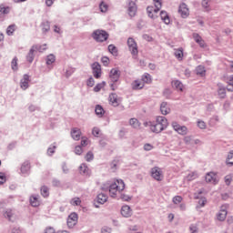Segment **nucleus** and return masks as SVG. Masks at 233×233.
<instances>
[{
	"label": "nucleus",
	"instance_id": "obj_36",
	"mask_svg": "<svg viewBox=\"0 0 233 233\" xmlns=\"http://www.w3.org/2000/svg\"><path fill=\"white\" fill-rule=\"evenodd\" d=\"M16 25L15 24H12L7 26L6 28V35H14V32H15Z\"/></svg>",
	"mask_w": 233,
	"mask_h": 233
},
{
	"label": "nucleus",
	"instance_id": "obj_26",
	"mask_svg": "<svg viewBox=\"0 0 233 233\" xmlns=\"http://www.w3.org/2000/svg\"><path fill=\"white\" fill-rule=\"evenodd\" d=\"M79 170H80V174H82L83 176H90V169H88V167L86 166V164H82L79 167Z\"/></svg>",
	"mask_w": 233,
	"mask_h": 233
},
{
	"label": "nucleus",
	"instance_id": "obj_55",
	"mask_svg": "<svg viewBox=\"0 0 233 233\" xmlns=\"http://www.w3.org/2000/svg\"><path fill=\"white\" fill-rule=\"evenodd\" d=\"M71 205H73L74 207H79V205H81V199L77 198H73L71 200Z\"/></svg>",
	"mask_w": 233,
	"mask_h": 233
},
{
	"label": "nucleus",
	"instance_id": "obj_39",
	"mask_svg": "<svg viewBox=\"0 0 233 233\" xmlns=\"http://www.w3.org/2000/svg\"><path fill=\"white\" fill-rule=\"evenodd\" d=\"M40 192H41L43 198H48V196H50V192L48 191V187L46 186H43L40 188Z\"/></svg>",
	"mask_w": 233,
	"mask_h": 233
},
{
	"label": "nucleus",
	"instance_id": "obj_1",
	"mask_svg": "<svg viewBox=\"0 0 233 233\" xmlns=\"http://www.w3.org/2000/svg\"><path fill=\"white\" fill-rule=\"evenodd\" d=\"M102 190H108L111 198H117V192H123L125 190V182L121 179H117L116 182L104 185Z\"/></svg>",
	"mask_w": 233,
	"mask_h": 233
},
{
	"label": "nucleus",
	"instance_id": "obj_45",
	"mask_svg": "<svg viewBox=\"0 0 233 233\" xmlns=\"http://www.w3.org/2000/svg\"><path fill=\"white\" fill-rule=\"evenodd\" d=\"M86 161L90 163V161H94V153L92 151H88L85 156Z\"/></svg>",
	"mask_w": 233,
	"mask_h": 233
},
{
	"label": "nucleus",
	"instance_id": "obj_24",
	"mask_svg": "<svg viewBox=\"0 0 233 233\" xmlns=\"http://www.w3.org/2000/svg\"><path fill=\"white\" fill-rule=\"evenodd\" d=\"M20 170L22 174H28L30 172V162L25 161L22 164Z\"/></svg>",
	"mask_w": 233,
	"mask_h": 233
},
{
	"label": "nucleus",
	"instance_id": "obj_8",
	"mask_svg": "<svg viewBox=\"0 0 233 233\" xmlns=\"http://www.w3.org/2000/svg\"><path fill=\"white\" fill-rule=\"evenodd\" d=\"M77 225V213L73 212L67 218V227L69 228H74Z\"/></svg>",
	"mask_w": 233,
	"mask_h": 233
},
{
	"label": "nucleus",
	"instance_id": "obj_63",
	"mask_svg": "<svg viewBox=\"0 0 233 233\" xmlns=\"http://www.w3.org/2000/svg\"><path fill=\"white\" fill-rule=\"evenodd\" d=\"M184 142L187 145H192V137H190V136L185 137H184Z\"/></svg>",
	"mask_w": 233,
	"mask_h": 233
},
{
	"label": "nucleus",
	"instance_id": "obj_20",
	"mask_svg": "<svg viewBox=\"0 0 233 233\" xmlns=\"http://www.w3.org/2000/svg\"><path fill=\"white\" fill-rule=\"evenodd\" d=\"M96 201L99 205H105L108 201V197L104 193H99L96 196Z\"/></svg>",
	"mask_w": 233,
	"mask_h": 233
},
{
	"label": "nucleus",
	"instance_id": "obj_17",
	"mask_svg": "<svg viewBox=\"0 0 233 233\" xmlns=\"http://www.w3.org/2000/svg\"><path fill=\"white\" fill-rule=\"evenodd\" d=\"M218 96L220 97V99H225V97H227V88L225 87V86H223V84H218Z\"/></svg>",
	"mask_w": 233,
	"mask_h": 233
},
{
	"label": "nucleus",
	"instance_id": "obj_16",
	"mask_svg": "<svg viewBox=\"0 0 233 233\" xmlns=\"http://www.w3.org/2000/svg\"><path fill=\"white\" fill-rule=\"evenodd\" d=\"M156 123L160 125L164 128L168 127V120L165 116H157Z\"/></svg>",
	"mask_w": 233,
	"mask_h": 233
},
{
	"label": "nucleus",
	"instance_id": "obj_5",
	"mask_svg": "<svg viewBox=\"0 0 233 233\" xmlns=\"http://www.w3.org/2000/svg\"><path fill=\"white\" fill-rule=\"evenodd\" d=\"M127 14L129 17H136V14H137V5H136V2L132 0L127 1Z\"/></svg>",
	"mask_w": 233,
	"mask_h": 233
},
{
	"label": "nucleus",
	"instance_id": "obj_56",
	"mask_svg": "<svg viewBox=\"0 0 233 233\" xmlns=\"http://www.w3.org/2000/svg\"><path fill=\"white\" fill-rule=\"evenodd\" d=\"M198 128H201V130H205V128H207V124L203 120H198Z\"/></svg>",
	"mask_w": 233,
	"mask_h": 233
},
{
	"label": "nucleus",
	"instance_id": "obj_38",
	"mask_svg": "<svg viewBox=\"0 0 233 233\" xmlns=\"http://www.w3.org/2000/svg\"><path fill=\"white\" fill-rule=\"evenodd\" d=\"M129 125L133 127V128H139V127L141 126V124H139V120H137V118H131L129 120Z\"/></svg>",
	"mask_w": 233,
	"mask_h": 233
},
{
	"label": "nucleus",
	"instance_id": "obj_33",
	"mask_svg": "<svg viewBox=\"0 0 233 233\" xmlns=\"http://www.w3.org/2000/svg\"><path fill=\"white\" fill-rule=\"evenodd\" d=\"M226 165H227V167H233V151H230L228 154V157L226 159Z\"/></svg>",
	"mask_w": 233,
	"mask_h": 233
},
{
	"label": "nucleus",
	"instance_id": "obj_4",
	"mask_svg": "<svg viewBox=\"0 0 233 233\" xmlns=\"http://www.w3.org/2000/svg\"><path fill=\"white\" fill-rule=\"evenodd\" d=\"M35 50H38V52H41L42 46H39V45H34V46L30 48L29 52H28V54H27V56H26V61H27L28 63H30V64L34 63V59H35V55H34V52H35Z\"/></svg>",
	"mask_w": 233,
	"mask_h": 233
},
{
	"label": "nucleus",
	"instance_id": "obj_37",
	"mask_svg": "<svg viewBox=\"0 0 233 233\" xmlns=\"http://www.w3.org/2000/svg\"><path fill=\"white\" fill-rule=\"evenodd\" d=\"M217 218L218 221H225V219H227V210L224 209L218 213Z\"/></svg>",
	"mask_w": 233,
	"mask_h": 233
},
{
	"label": "nucleus",
	"instance_id": "obj_40",
	"mask_svg": "<svg viewBox=\"0 0 233 233\" xmlns=\"http://www.w3.org/2000/svg\"><path fill=\"white\" fill-rule=\"evenodd\" d=\"M177 132V134H180V136H187L188 128H187L186 126H180L179 129Z\"/></svg>",
	"mask_w": 233,
	"mask_h": 233
},
{
	"label": "nucleus",
	"instance_id": "obj_62",
	"mask_svg": "<svg viewBox=\"0 0 233 233\" xmlns=\"http://www.w3.org/2000/svg\"><path fill=\"white\" fill-rule=\"evenodd\" d=\"M189 230L191 233H198V226H196V224H191L189 227Z\"/></svg>",
	"mask_w": 233,
	"mask_h": 233
},
{
	"label": "nucleus",
	"instance_id": "obj_19",
	"mask_svg": "<svg viewBox=\"0 0 233 233\" xmlns=\"http://www.w3.org/2000/svg\"><path fill=\"white\" fill-rule=\"evenodd\" d=\"M109 103H111L113 106H119V100L117 99V94L111 93L109 95Z\"/></svg>",
	"mask_w": 233,
	"mask_h": 233
},
{
	"label": "nucleus",
	"instance_id": "obj_3",
	"mask_svg": "<svg viewBox=\"0 0 233 233\" xmlns=\"http://www.w3.org/2000/svg\"><path fill=\"white\" fill-rule=\"evenodd\" d=\"M144 127H149L151 132H153L154 134H161L163 130H167L166 127H164L160 124H157V122H145Z\"/></svg>",
	"mask_w": 233,
	"mask_h": 233
},
{
	"label": "nucleus",
	"instance_id": "obj_42",
	"mask_svg": "<svg viewBox=\"0 0 233 233\" xmlns=\"http://www.w3.org/2000/svg\"><path fill=\"white\" fill-rule=\"evenodd\" d=\"M142 81V83H150V81H152V79L150 78V74L146 73L144 76H142V78L140 79Z\"/></svg>",
	"mask_w": 233,
	"mask_h": 233
},
{
	"label": "nucleus",
	"instance_id": "obj_34",
	"mask_svg": "<svg viewBox=\"0 0 233 233\" xmlns=\"http://www.w3.org/2000/svg\"><path fill=\"white\" fill-rule=\"evenodd\" d=\"M43 34H46V32L50 31V22L46 21L41 24Z\"/></svg>",
	"mask_w": 233,
	"mask_h": 233
},
{
	"label": "nucleus",
	"instance_id": "obj_60",
	"mask_svg": "<svg viewBox=\"0 0 233 233\" xmlns=\"http://www.w3.org/2000/svg\"><path fill=\"white\" fill-rule=\"evenodd\" d=\"M86 85L87 86H90V87L94 86V85H96V81L94 80V77L92 76L89 77L86 81Z\"/></svg>",
	"mask_w": 233,
	"mask_h": 233
},
{
	"label": "nucleus",
	"instance_id": "obj_9",
	"mask_svg": "<svg viewBox=\"0 0 233 233\" xmlns=\"http://www.w3.org/2000/svg\"><path fill=\"white\" fill-rule=\"evenodd\" d=\"M160 10H161V6L159 7L157 5L147 7L148 17H150L151 19H156L157 15L154 14H157V12H159Z\"/></svg>",
	"mask_w": 233,
	"mask_h": 233
},
{
	"label": "nucleus",
	"instance_id": "obj_48",
	"mask_svg": "<svg viewBox=\"0 0 233 233\" xmlns=\"http://www.w3.org/2000/svg\"><path fill=\"white\" fill-rule=\"evenodd\" d=\"M4 216L10 221V219H12V216H14V213L12 212V209H5Z\"/></svg>",
	"mask_w": 233,
	"mask_h": 233
},
{
	"label": "nucleus",
	"instance_id": "obj_25",
	"mask_svg": "<svg viewBox=\"0 0 233 233\" xmlns=\"http://www.w3.org/2000/svg\"><path fill=\"white\" fill-rule=\"evenodd\" d=\"M95 112L98 117H103V116H105V109L103 108V106H101V105L96 106Z\"/></svg>",
	"mask_w": 233,
	"mask_h": 233
},
{
	"label": "nucleus",
	"instance_id": "obj_10",
	"mask_svg": "<svg viewBox=\"0 0 233 233\" xmlns=\"http://www.w3.org/2000/svg\"><path fill=\"white\" fill-rule=\"evenodd\" d=\"M91 66L94 77L99 79V77H101V65L99 62H95Z\"/></svg>",
	"mask_w": 233,
	"mask_h": 233
},
{
	"label": "nucleus",
	"instance_id": "obj_29",
	"mask_svg": "<svg viewBox=\"0 0 233 233\" xmlns=\"http://www.w3.org/2000/svg\"><path fill=\"white\" fill-rule=\"evenodd\" d=\"M99 10L102 14H106V12H108V4L105 1H101L99 3Z\"/></svg>",
	"mask_w": 233,
	"mask_h": 233
},
{
	"label": "nucleus",
	"instance_id": "obj_14",
	"mask_svg": "<svg viewBox=\"0 0 233 233\" xmlns=\"http://www.w3.org/2000/svg\"><path fill=\"white\" fill-rule=\"evenodd\" d=\"M179 14L181 16L185 19L186 17H188V8L187 7V4L183 3L180 5L178 9Z\"/></svg>",
	"mask_w": 233,
	"mask_h": 233
},
{
	"label": "nucleus",
	"instance_id": "obj_35",
	"mask_svg": "<svg viewBox=\"0 0 233 233\" xmlns=\"http://www.w3.org/2000/svg\"><path fill=\"white\" fill-rule=\"evenodd\" d=\"M107 50L109 54H112V56H117V47L113 44L108 46Z\"/></svg>",
	"mask_w": 233,
	"mask_h": 233
},
{
	"label": "nucleus",
	"instance_id": "obj_23",
	"mask_svg": "<svg viewBox=\"0 0 233 233\" xmlns=\"http://www.w3.org/2000/svg\"><path fill=\"white\" fill-rule=\"evenodd\" d=\"M30 205L33 207H39L40 202H39V195H33L30 197Z\"/></svg>",
	"mask_w": 233,
	"mask_h": 233
},
{
	"label": "nucleus",
	"instance_id": "obj_59",
	"mask_svg": "<svg viewBox=\"0 0 233 233\" xmlns=\"http://www.w3.org/2000/svg\"><path fill=\"white\" fill-rule=\"evenodd\" d=\"M6 183V175L5 173H0V185H5Z\"/></svg>",
	"mask_w": 233,
	"mask_h": 233
},
{
	"label": "nucleus",
	"instance_id": "obj_2",
	"mask_svg": "<svg viewBox=\"0 0 233 233\" xmlns=\"http://www.w3.org/2000/svg\"><path fill=\"white\" fill-rule=\"evenodd\" d=\"M91 37L96 43H105V41H108V37H110V35L106 30L96 29L93 31V33L91 34Z\"/></svg>",
	"mask_w": 233,
	"mask_h": 233
},
{
	"label": "nucleus",
	"instance_id": "obj_28",
	"mask_svg": "<svg viewBox=\"0 0 233 233\" xmlns=\"http://www.w3.org/2000/svg\"><path fill=\"white\" fill-rule=\"evenodd\" d=\"M56 148H57V146H56V143L49 146L46 151V154L49 157H52V156L56 154Z\"/></svg>",
	"mask_w": 233,
	"mask_h": 233
},
{
	"label": "nucleus",
	"instance_id": "obj_50",
	"mask_svg": "<svg viewBox=\"0 0 233 233\" xmlns=\"http://www.w3.org/2000/svg\"><path fill=\"white\" fill-rule=\"evenodd\" d=\"M74 72H76V69H74L73 67H68L66 70V77H70L72 76V74H74Z\"/></svg>",
	"mask_w": 233,
	"mask_h": 233
},
{
	"label": "nucleus",
	"instance_id": "obj_53",
	"mask_svg": "<svg viewBox=\"0 0 233 233\" xmlns=\"http://www.w3.org/2000/svg\"><path fill=\"white\" fill-rule=\"evenodd\" d=\"M99 134H101V130L98 127H94L92 130V135L95 137H99Z\"/></svg>",
	"mask_w": 233,
	"mask_h": 233
},
{
	"label": "nucleus",
	"instance_id": "obj_21",
	"mask_svg": "<svg viewBox=\"0 0 233 233\" xmlns=\"http://www.w3.org/2000/svg\"><path fill=\"white\" fill-rule=\"evenodd\" d=\"M160 111L163 116H167L170 114V107H168V103L167 102H162L160 105Z\"/></svg>",
	"mask_w": 233,
	"mask_h": 233
},
{
	"label": "nucleus",
	"instance_id": "obj_51",
	"mask_svg": "<svg viewBox=\"0 0 233 233\" xmlns=\"http://www.w3.org/2000/svg\"><path fill=\"white\" fill-rule=\"evenodd\" d=\"M110 168L113 172H116V170H117V160H113L110 163Z\"/></svg>",
	"mask_w": 233,
	"mask_h": 233
},
{
	"label": "nucleus",
	"instance_id": "obj_43",
	"mask_svg": "<svg viewBox=\"0 0 233 233\" xmlns=\"http://www.w3.org/2000/svg\"><path fill=\"white\" fill-rule=\"evenodd\" d=\"M175 57H177V59H178V61H183V49L176 50Z\"/></svg>",
	"mask_w": 233,
	"mask_h": 233
},
{
	"label": "nucleus",
	"instance_id": "obj_22",
	"mask_svg": "<svg viewBox=\"0 0 233 233\" xmlns=\"http://www.w3.org/2000/svg\"><path fill=\"white\" fill-rule=\"evenodd\" d=\"M160 19L165 23V25H170V16L167 11L160 12Z\"/></svg>",
	"mask_w": 233,
	"mask_h": 233
},
{
	"label": "nucleus",
	"instance_id": "obj_18",
	"mask_svg": "<svg viewBox=\"0 0 233 233\" xmlns=\"http://www.w3.org/2000/svg\"><path fill=\"white\" fill-rule=\"evenodd\" d=\"M131 86L133 90H142V88L145 86V84L143 83V80H135L132 82Z\"/></svg>",
	"mask_w": 233,
	"mask_h": 233
},
{
	"label": "nucleus",
	"instance_id": "obj_52",
	"mask_svg": "<svg viewBox=\"0 0 233 233\" xmlns=\"http://www.w3.org/2000/svg\"><path fill=\"white\" fill-rule=\"evenodd\" d=\"M75 154H76V156H81L83 154V147L76 146L75 147Z\"/></svg>",
	"mask_w": 233,
	"mask_h": 233
},
{
	"label": "nucleus",
	"instance_id": "obj_57",
	"mask_svg": "<svg viewBox=\"0 0 233 233\" xmlns=\"http://www.w3.org/2000/svg\"><path fill=\"white\" fill-rule=\"evenodd\" d=\"M224 181L228 187L230 186V183H232V176L230 175L226 176L224 177Z\"/></svg>",
	"mask_w": 233,
	"mask_h": 233
},
{
	"label": "nucleus",
	"instance_id": "obj_64",
	"mask_svg": "<svg viewBox=\"0 0 233 233\" xmlns=\"http://www.w3.org/2000/svg\"><path fill=\"white\" fill-rule=\"evenodd\" d=\"M102 233H112V228H108V227H104L101 229Z\"/></svg>",
	"mask_w": 233,
	"mask_h": 233
},
{
	"label": "nucleus",
	"instance_id": "obj_30",
	"mask_svg": "<svg viewBox=\"0 0 233 233\" xmlns=\"http://www.w3.org/2000/svg\"><path fill=\"white\" fill-rule=\"evenodd\" d=\"M172 86H175L177 90H180V92H183V83L179 80L172 81L171 83Z\"/></svg>",
	"mask_w": 233,
	"mask_h": 233
},
{
	"label": "nucleus",
	"instance_id": "obj_7",
	"mask_svg": "<svg viewBox=\"0 0 233 233\" xmlns=\"http://www.w3.org/2000/svg\"><path fill=\"white\" fill-rule=\"evenodd\" d=\"M151 177H153V179H156V181H162L163 171H161V168L157 167L151 168Z\"/></svg>",
	"mask_w": 233,
	"mask_h": 233
},
{
	"label": "nucleus",
	"instance_id": "obj_31",
	"mask_svg": "<svg viewBox=\"0 0 233 233\" xmlns=\"http://www.w3.org/2000/svg\"><path fill=\"white\" fill-rule=\"evenodd\" d=\"M10 14V6L0 5V15H8Z\"/></svg>",
	"mask_w": 233,
	"mask_h": 233
},
{
	"label": "nucleus",
	"instance_id": "obj_58",
	"mask_svg": "<svg viewBox=\"0 0 233 233\" xmlns=\"http://www.w3.org/2000/svg\"><path fill=\"white\" fill-rule=\"evenodd\" d=\"M193 39L196 43H199V41H201L203 37H201V35H199V34L198 33H193Z\"/></svg>",
	"mask_w": 233,
	"mask_h": 233
},
{
	"label": "nucleus",
	"instance_id": "obj_61",
	"mask_svg": "<svg viewBox=\"0 0 233 233\" xmlns=\"http://www.w3.org/2000/svg\"><path fill=\"white\" fill-rule=\"evenodd\" d=\"M120 199H122V201H130L132 198H130L128 195L120 194Z\"/></svg>",
	"mask_w": 233,
	"mask_h": 233
},
{
	"label": "nucleus",
	"instance_id": "obj_54",
	"mask_svg": "<svg viewBox=\"0 0 233 233\" xmlns=\"http://www.w3.org/2000/svg\"><path fill=\"white\" fill-rule=\"evenodd\" d=\"M183 201V198L181 196H176L173 198V203L175 205H178V203H181Z\"/></svg>",
	"mask_w": 233,
	"mask_h": 233
},
{
	"label": "nucleus",
	"instance_id": "obj_15",
	"mask_svg": "<svg viewBox=\"0 0 233 233\" xmlns=\"http://www.w3.org/2000/svg\"><path fill=\"white\" fill-rule=\"evenodd\" d=\"M121 214L123 218H130V216H132V208H130V206H123L121 208Z\"/></svg>",
	"mask_w": 233,
	"mask_h": 233
},
{
	"label": "nucleus",
	"instance_id": "obj_12",
	"mask_svg": "<svg viewBox=\"0 0 233 233\" xmlns=\"http://www.w3.org/2000/svg\"><path fill=\"white\" fill-rule=\"evenodd\" d=\"M28 83H30V76H28V74H25L23 78L20 80V88H22V90H27L28 86H30Z\"/></svg>",
	"mask_w": 233,
	"mask_h": 233
},
{
	"label": "nucleus",
	"instance_id": "obj_11",
	"mask_svg": "<svg viewBox=\"0 0 233 233\" xmlns=\"http://www.w3.org/2000/svg\"><path fill=\"white\" fill-rule=\"evenodd\" d=\"M109 77L112 83H117V81H119V77H121V71L112 68L109 73Z\"/></svg>",
	"mask_w": 233,
	"mask_h": 233
},
{
	"label": "nucleus",
	"instance_id": "obj_13",
	"mask_svg": "<svg viewBox=\"0 0 233 233\" xmlns=\"http://www.w3.org/2000/svg\"><path fill=\"white\" fill-rule=\"evenodd\" d=\"M71 137L75 141H79L81 139V129L79 127H73L71 129Z\"/></svg>",
	"mask_w": 233,
	"mask_h": 233
},
{
	"label": "nucleus",
	"instance_id": "obj_32",
	"mask_svg": "<svg viewBox=\"0 0 233 233\" xmlns=\"http://www.w3.org/2000/svg\"><path fill=\"white\" fill-rule=\"evenodd\" d=\"M53 63H56V56H54V54H50L46 58V64L47 66H50Z\"/></svg>",
	"mask_w": 233,
	"mask_h": 233
},
{
	"label": "nucleus",
	"instance_id": "obj_47",
	"mask_svg": "<svg viewBox=\"0 0 233 233\" xmlns=\"http://www.w3.org/2000/svg\"><path fill=\"white\" fill-rule=\"evenodd\" d=\"M206 183H212V181H214V173H208L206 175Z\"/></svg>",
	"mask_w": 233,
	"mask_h": 233
},
{
	"label": "nucleus",
	"instance_id": "obj_49",
	"mask_svg": "<svg viewBox=\"0 0 233 233\" xmlns=\"http://www.w3.org/2000/svg\"><path fill=\"white\" fill-rule=\"evenodd\" d=\"M101 62L104 66H108V65L110 64V58H108V56H102Z\"/></svg>",
	"mask_w": 233,
	"mask_h": 233
},
{
	"label": "nucleus",
	"instance_id": "obj_6",
	"mask_svg": "<svg viewBox=\"0 0 233 233\" xmlns=\"http://www.w3.org/2000/svg\"><path fill=\"white\" fill-rule=\"evenodd\" d=\"M127 46L129 48L131 56H137L139 51L137 50V43H136V40H134V38L129 37L127 39Z\"/></svg>",
	"mask_w": 233,
	"mask_h": 233
},
{
	"label": "nucleus",
	"instance_id": "obj_41",
	"mask_svg": "<svg viewBox=\"0 0 233 233\" xmlns=\"http://www.w3.org/2000/svg\"><path fill=\"white\" fill-rule=\"evenodd\" d=\"M105 85H106V82L105 81L96 84V86L94 87V92H101V89L105 88Z\"/></svg>",
	"mask_w": 233,
	"mask_h": 233
},
{
	"label": "nucleus",
	"instance_id": "obj_44",
	"mask_svg": "<svg viewBox=\"0 0 233 233\" xmlns=\"http://www.w3.org/2000/svg\"><path fill=\"white\" fill-rule=\"evenodd\" d=\"M11 68L14 70V72H17V56H15L11 62Z\"/></svg>",
	"mask_w": 233,
	"mask_h": 233
},
{
	"label": "nucleus",
	"instance_id": "obj_27",
	"mask_svg": "<svg viewBox=\"0 0 233 233\" xmlns=\"http://www.w3.org/2000/svg\"><path fill=\"white\" fill-rule=\"evenodd\" d=\"M196 74L197 76H200V77H205V75L207 74V70L205 69V66H197Z\"/></svg>",
	"mask_w": 233,
	"mask_h": 233
},
{
	"label": "nucleus",
	"instance_id": "obj_46",
	"mask_svg": "<svg viewBox=\"0 0 233 233\" xmlns=\"http://www.w3.org/2000/svg\"><path fill=\"white\" fill-rule=\"evenodd\" d=\"M208 0H202V6L205 9V12H210V5Z\"/></svg>",
	"mask_w": 233,
	"mask_h": 233
}]
</instances>
